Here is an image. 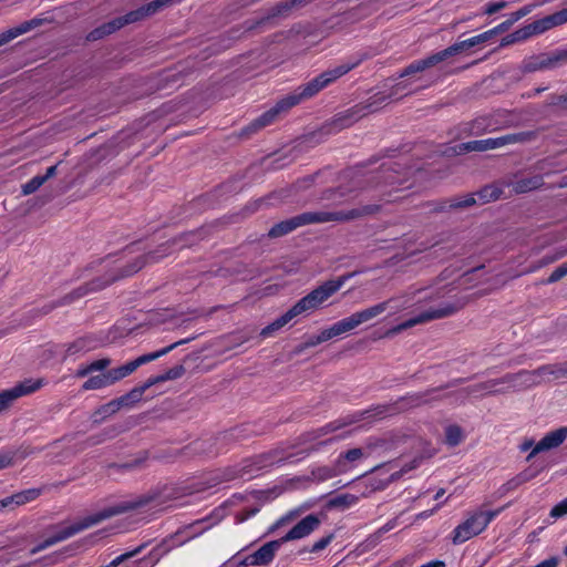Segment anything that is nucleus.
I'll use <instances>...</instances> for the list:
<instances>
[{"instance_id":"obj_39","label":"nucleus","mask_w":567,"mask_h":567,"mask_svg":"<svg viewBox=\"0 0 567 567\" xmlns=\"http://www.w3.org/2000/svg\"><path fill=\"white\" fill-rule=\"evenodd\" d=\"M297 3H300L299 0H291V1H284L279 2L272 8L268 10L267 16L262 19L261 22L267 21L269 19L285 16L292 7H295Z\"/></svg>"},{"instance_id":"obj_16","label":"nucleus","mask_w":567,"mask_h":567,"mask_svg":"<svg viewBox=\"0 0 567 567\" xmlns=\"http://www.w3.org/2000/svg\"><path fill=\"white\" fill-rule=\"evenodd\" d=\"M195 337H190V338H186V339H182L179 341H176L158 351H155V352H152V353H147V354H143L138 358H136L135 360L133 361H130L121 367H117L118 371H120V375L122 379H124L125 377L132 374L137 368H140L141 365L145 364V363H148L151 361H154L167 353H169L172 350L176 349L177 347L182 346V344H186L188 342H190L192 340H194Z\"/></svg>"},{"instance_id":"obj_14","label":"nucleus","mask_w":567,"mask_h":567,"mask_svg":"<svg viewBox=\"0 0 567 567\" xmlns=\"http://www.w3.org/2000/svg\"><path fill=\"white\" fill-rule=\"evenodd\" d=\"M44 383L43 379H25L10 389L0 391V412L7 410L19 398L34 393Z\"/></svg>"},{"instance_id":"obj_47","label":"nucleus","mask_w":567,"mask_h":567,"mask_svg":"<svg viewBox=\"0 0 567 567\" xmlns=\"http://www.w3.org/2000/svg\"><path fill=\"white\" fill-rule=\"evenodd\" d=\"M334 539V534L331 533L317 542L313 543V545L310 548H305L302 551H309V553H320Z\"/></svg>"},{"instance_id":"obj_38","label":"nucleus","mask_w":567,"mask_h":567,"mask_svg":"<svg viewBox=\"0 0 567 567\" xmlns=\"http://www.w3.org/2000/svg\"><path fill=\"white\" fill-rule=\"evenodd\" d=\"M359 501V497L353 494H341L332 497L328 502L329 507H338V508H349L357 504Z\"/></svg>"},{"instance_id":"obj_10","label":"nucleus","mask_w":567,"mask_h":567,"mask_svg":"<svg viewBox=\"0 0 567 567\" xmlns=\"http://www.w3.org/2000/svg\"><path fill=\"white\" fill-rule=\"evenodd\" d=\"M400 90L401 84H396L392 87V91L389 94H384L381 92L375 93L365 102L359 103L352 106L351 109L347 110L339 116L338 121L342 122V126L351 125L352 123L363 117L364 115L378 111L390 97L398 94Z\"/></svg>"},{"instance_id":"obj_6","label":"nucleus","mask_w":567,"mask_h":567,"mask_svg":"<svg viewBox=\"0 0 567 567\" xmlns=\"http://www.w3.org/2000/svg\"><path fill=\"white\" fill-rule=\"evenodd\" d=\"M370 414V411H361L359 413H355L351 416H347V417H343V419H339V420H336V421H332L319 429H316V430H312V431H309V432H306L303 433L301 436H300V443H315L317 442L316 445H313L311 449H309L308 451L309 452H312V451H318L320 447L322 446H326L328 444H331L333 442H337V441H340V440H343L346 439L347 436L350 435V432H347L344 434H341V435H337V436H332V437H329L327 440H321L322 437L329 435V434H332L348 425H351L353 423H357L363 419H367L368 415Z\"/></svg>"},{"instance_id":"obj_29","label":"nucleus","mask_w":567,"mask_h":567,"mask_svg":"<svg viewBox=\"0 0 567 567\" xmlns=\"http://www.w3.org/2000/svg\"><path fill=\"white\" fill-rule=\"evenodd\" d=\"M39 495H40V489H38V488L25 489V491L16 493L9 497H6L4 505H7V507H9L11 505L21 506L31 501H34Z\"/></svg>"},{"instance_id":"obj_3","label":"nucleus","mask_w":567,"mask_h":567,"mask_svg":"<svg viewBox=\"0 0 567 567\" xmlns=\"http://www.w3.org/2000/svg\"><path fill=\"white\" fill-rule=\"evenodd\" d=\"M157 497L154 494H144L140 496L132 497L130 499L122 501L115 505L109 506L106 508H103L102 511H99L94 514L87 515L80 520L73 523L70 526H66L64 528L59 529L54 535L48 537L42 543L37 545L34 548L31 549V554H37L41 550L47 549L50 546H53L60 542H63L87 528H91L95 525H99L100 523L110 519L114 516L125 514L131 511H135L137 508H142L145 506H148L152 503H156V505H159V503L156 502Z\"/></svg>"},{"instance_id":"obj_12","label":"nucleus","mask_w":567,"mask_h":567,"mask_svg":"<svg viewBox=\"0 0 567 567\" xmlns=\"http://www.w3.org/2000/svg\"><path fill=\"white\" fill-rule=\"evenodd\" d=\"M464 303H445L443 306H440L437 308H431L429 310H425L417 316L395 326L392 328L388 333L394 334L399 333L403 330L410 329L416 324H422L432 320H437L442 318L450 317L454 315L456 311H458L461 308H463Z\"/></svg>"},{"instance_id":"obj_32","label":"nucleus","mask_w":567,"mask_h":567,"mask_svg":"<svg viewBox=\"0 0 567 567\" xmlns=\"http://www.w3.org/2000/svg\"><path fill=\"white\" fill-rule=\"evenodd\" d=\"M542 381L565 379L563 362L554 364H544L538 368Z\"/></svg>"},{"instance_id":"obj_11","label":"nucleus","mask_w":567,"mask_h":567,"mask_svg":"<svg viewBox=\"0 0 567 567\" xmlns=\"http://www.w3.org/2000/svg\"><path fill=\"white\" fill-rule=\"evenodd\" d=\"M441 388L426 390L425 392L412 393L400 398L393 404L378 405L370 411L368 417L372 414L374 416L383 417L386 414H394L404 410L421 406L430 403L433 398L432 394L437 392Z\"/></svg>"},{"instance_id":"obj_63","label":"nucleus","mask_w":567,"mask_h":567,"mask_svg":"<svg viewBox=\"0 0 567 567\" xmlns=\"http://www.w3.org/2000/svg\"><path fill=\"white\" fill-rule=\"evenodd\" d=\"M338 195H340L342 197L344 194L340 193L338 189H327L322 193L321 199L336 202Z\"/></svg>"},{"instance_id":"obj_52","label":"nucleus","mask_w":567,"mask_h":567,"mask_svg":"<svg viewBox=\"0 0 567 567\" xmlns=\"http://www.w3.org/2000/svg\"><path fill=\"white\" fill-rule=\"evenodd\" d=\"M536 7H537V4L524 6L520 9H518L517 11L513 12L511 14L509 19L512 20L513 23H515L519 19H522V18L526 17L527 14H529L534 10V8H536Z\"/></svg>"},{"instance_id":"obj_58","label":"nucleus","mask_w":567,"mask_h":567,"mask_svg":"<svg viewBox=\"0 0 567 567\" xmlns=\"http://www.w3.org/2000/svg\"><path fill=\"white\" fill-rule=\"evenodd\" d=\"M548 104L551 106H567V94H551L548 96Z\"/></svg>"},{"instance_id":"obj_54","label":"nucleus","mask_w":567,"mask_h":567,"mask_svg":"<svg viewBox=\"0 0 567 567\" xmlns=\"http://www.w3.org/2000/svg\"><path fill=\"white\" fill-rule=\"evenodd\" d=\"M508 7V2L507 1H497V2H491V3H487L484 8V13L485 14H488V16H492L505 8Z\"/></svg>"},{"instance_id":"obj_64","label":"nucleus","mask_w":567,"mask_h":567,"mask_svg":"<svg viewBox=\"0 0 567 567\" xmlns=\"http://www.w3.org/2000/svg\"><path fill=\"white\" fill-rule=\"evenodd\" d=\"M254 558L252 555H248L244 557L237 565V567H248V566H256L255 563H252Z\"/></svg>"},{"instance_id":"obj_43","label":"nucleus","mask_w":567,"mask_h":567,"mask_svg":"<svg viewBox=\"0 0 567 567\" xmlns=\"http://www.w3.org/2000/svg\"><path fill=\"white\" fill-rule=\"evenodd\" d=\"M146 390L147 388L145 386V384L136 386L132 389L128 393L120 396V400L124 406H132L134 403L138 402L142 399Z\"/></svg>"},{"instance_id":"obj_40","label":"nucleus","mask_w":567,"mask_h":567,"mask_svg":"<svg viewBox=\"0 0 567 567\" xmlns=\"http://www.w3.org/2000/svg\"><path fill=\"white\" fill-rule=\"evenodd\" d=\"M464 440L463 430L456 424H451L445 429V442L449 446H456Z\"/></svg>"},{"instance_id":"obj_23","label":"nucleus","mask_w":567,"mask_h":567,"mask_svg":"<svg viewBox=\"0 0 567 567\" xmlns=\"http://www.w3.org/2000/svg\"><path fill=\"white\" fill-rule=\"evenodd\" d=\"M43 21H44V19L34 18L29 21L22 22L18 27H14V28H11L3 32H0V48L4 44L9 43L17 37L24 34V33L31 31L32 29L41 25L43 23Z\"/></svg>"},{"instance_id":"obj_34","label":"nucleus","mask_w":567,"mask_h":567,"mask_svg":"<svg viewBox=\"0 0 567 567\" xmlns=\"http://www.w3.org/2000/svg\"><path fill=\"white\" fill-rule=\"evenodd\" d=\"M471 48H472L471 43L467 39V40L456 42L442 51L435 52V55H436L439 62L442 63L445 60H447L449 58L456 55V54L463 52L464 50H467Z\"/></svg>"},{"instance_id":"obj_55","label":"nucleus","mask_w":567,"mask_h":567,"mask_svg":"<svg viewBox=\"0 0 567 567\" xmlns=\"http://www.w3.org/2000/svg\"><path fill=\"white\" fill-rule=\"evenodd\" d=\"M90 368L91 373L95 371H104L106 368L111 365V359L109 358H102L99 360H95L87 364Z\"/></svg>"},{"instance_id":"obj_60","label":"nucleus","mask_w":567,"mask_h":567,"mask_svg":"<svg viewBox=\"0 0 567 567\" xmlns=\"http://www.w3.org/2000/svg\"><path fill=\"white\" fill-rule=\"evenodd\" d=\"M104 374L106 377L109 385L114 384L115 382L122 380L117 368L111 369L107 372H105Z\"/></svg>"},{"instance_id":"obj_44","label":"nucleus","mask_w":567,"mask_h":567,"mask_svg":"<svg viewBox=\"0 0 567 567\" xmlns=\"http://www.w3.org/2000/svg\"><path fill=\"white\" fill-rule=\"evenodd\" d=\"M109 386L106 377L104 373L89 378L82 385V390H99Z\"/></svg>"},{"instance_id":"obj_45","label":"nucleus","mask_w":567,"mask_h":567,"mask_svg":"<svg viewBox=\"0 0 567 567\" xmlns=\"http://www.w3.org/2000/svg\"><path fill=\"white\" fill-rule=\"evenodd\" d=\"M122 408H124L123 403L121 402L120 398L110 401L109 403L102 405L96 412L95 415H101L102 419L107 417L117 411H120Z\"/></svg>"},{"instance_id":"obj_48","label":"nucleus","mask_w":567,"mask_h":567,"mask_svg":"<svg viewBox=\"0 0 567 567\" xmlns=\"http://www.w3.org/2000/svg\"><path fill=\"white\" fill-rule=\"evenodd\" d=\"M259 511H260V504L254 505L248 508H244L235 515V520L237 524L244 523L248 518L256 515Z\"/></svg>"},{"instance_id":"obj_9","label":"nucleus","mask_w":567,"mask_h":567,"mask_svg":"<svg viewBox=\"0 0 567 567\" xmlns=\"http://www.w3.org/2000/svg\"><path fill=\"white\" fill-rule=\"evenodd\" d=\"M536 137L534 132H518L506 134L499 137H491L486 140H475L460 145L462 152H485L499 148L508 144L528 143Z\"/></svg>"},{"instance_id":"obj_37","label":"nucleus","mask_w":567,"mask_h":567,"mask_svg":"<svg viewBox=\"0 0 567 567\" xmlns=\"http://www.w3.org/2000/svg\"><path fill=\"white\" fill-rule=\"evenodd\" d=\"M295 317L292 313L288 310L282 316H280L278 319H276L270 324L266 326L261 331L260 336L264 338L270 337L274 332L278 331L279 329L284 328L287 323H289Z\"/></svg>"},{"instance_id":"obj_50","label":"nucleus","mask_w":567,"mask_h":567,"mask_svg":"<svg viewBox=\"0 0 567 567\" xmlns=\"http://www.w3.org/2000/svg\"><path fill=\"white\" fill-rule=\"evenodd\" d=\"M565 276H567V264H563L559 267H557L550 274V276L546 279L545 282L546 284H554V282L560 280L561 278H564Z\"/></svg>"},{"instance_id":"obj_35","label":"nucleus","mask_w":567,"mask_h":567,"mask_svg":"<svg viewBox=\"0 0 567 567\" xmlns=\"http://www.w3.org/2000/svg\"><path fill=\"white\" fill-rule=\"evenodd\" d=\"M342 473L343 472L340 471V467L337 466L336 462L334 466H319L313 468L311 471V476L317 482H324Z\"/></svg>"},{"instance_id":"obj_59","label":"nucleus","mask_w":567,"mask_h":567,"mask_svg":"<svg viewBox=\"0 0 567 567\" xmlns=\"http://www.w3.org/2000/svg\"><path fill=\"white\" fill-rule=\"evenodd\" d=\"M13 464V454L9 452L0 453V470L7 468Z\"/></svg>"},{"instance_id":"obj_62","label":"nucleus","mask_w":567,"mask_h":567,"mask_svg":"<svg viewBox=\"0 0 567 567\" xmlns=\"http://www.w3.org/2000/svg\"><path fill=\"white\" fill-rule=\"evenodd\" d=\"M514 23L511 19H507L506 21L502 22L501 24L496 25L495 28L491 29L493 32V35H496L498 33L507 31Z\"/></svg>"},{"instance_id":"obj_46","label":"nucleus","mask_w":567,"mask_h":567,"mask_svg":"<svg viewBox=\"0 0 567 567\" xmlns=\"http://www.w3.org/2000/svg\"><path fill=\"white\" fill-rule=\"evenodd\" d=\"M45 183V177L37 175L22 185V194L30 195L37 192Z\"/></svg>"},{"instance_id":"obj_49","label":"nucleus","mask_w":567,"mask_h":567,"mask_svg":"<svg viewBox=\"0 0 567 567\" xmlns=\"http://www.w3.org/2000/svg\"><path fill=\"white\" fill-rule=\"evenodd\" d=\"M539 471L525 470L520 472L516 477H514L512 480V483H515V486H519L520 484L526 483L536 477Z\"/></svg>"},{"instance_id":"obj_21","label":"nucleus","mask_w":567,"mask_h":567,"mask_svg":"<svg viewBox=\"0 0 567 567\" xmlns=\"http://www.w3.org/2000/svg\"><path fill=\"white\" fill-rule=\"evenodd\" d=\"M567 22V8L557 11L553 14L538 19L530 24L534 35L542 34L555 27L561 25Z\"/></svg>"},{"instance_id":"obj_31","label":"nucleus","mask_w":567,"mask_h":567,"mask_svg":"<svg viewBox=\"0 0 567 567\" xmlns=\"http://www.w3.org/2000/svg\"><path fill=\"white\" fill-rule=\"evenodd\" d=\"M268 467L280 464L293 456L287 449L278 446L274 450L260 454Z\"/></svg>"},{"instance_id":"obj_30","label":"nucleus","mask_w":567,"mask_h":567,"mask_svg":"<svg viewBox=\"0 0 567 567\" xmlns=\"http://www.w3.org/2000/svg\"><path fill=\"white\" fill-rule=\"evenodd\" d=\"M368 455L369 453H367L363 449L355 447L348 450L338 456L337 466L340 467V471L346 473L349 470L347 465L348 462L353 463Z\"/></svg>"},{"instance_id":"obj_8","label":"nucleus","mask_w":567,"mask_h":567,"mask_svg":"<svg viewBox=\"0 0 567 567\" xmlns=\"http://www.w3.org/2000/svg\"><path fill=\"white\" fill-rule=\"evenodd\" d=\"M344 280H329L313 289L307 296L301 298L296 305H293L289 311L296 318L305 312L317 309L328 298L336 293L343 285Z\"/></svg>"},{"instance_id":"obj_7","label":"nucleus","mask_w":567,"mask_h":567,"mask_svg":"<svg viewBox=\"0 0 567 567\" xmlns=\"http://www.w3.org/2000/svg\"><path fill=\"white\" fill-rule=\"evenodd\" d=\"M498 513L499 511L474 512L462 524L454 528L452 536L453 544H463L484 532Z\"/></svg>"},{"instance_id":"obj_24","label":"nucleus","mask_w":567,"mask_h":567,"mask_svg":"<svg viewBox=\"0 0 567 567\" xmlns=\"http://www.w3.org/2000/svg\"><path fill=\"white\" fill-rule=\"evenodd\" d=\"M281 545L282 543L280 539L264 544L259 549L251 554L254 558L252 563H255L256 566H266L270 564Z\"/></svg>"},{"instance_id":"obj_17","label":"nucleus","mask_w":567,"mask_h":567,"mask_svg":"<svg viewBox=\"0 0 567 567\" xmlns=\"http://www.w3.org/2000/svg\"><path fill=\"white\" fill-rule=\"evenodd\" d=\"M564 62H567V50L559 51L551 55L540 54L530 56L524 60L522 70L525 73H529L539 70L554 69Z\"/></svg>"},{"instance_id":"obj_26","label":"nucleus","mask_w":567,"mask_h":567,"mask_svg":"<svg viewBox=\"0 0 567 567\" xmlns=\"http://www.w3.org/2000/svg\"><path fill=\"white\" fill-rule=\"evenodd\" d=\"M440 64L435 53L420 60H415L405 66L399 74V78H405L415 73L424 72L425 70Z\"/></svg>"},{"instance_id":"obj_36","label":"nucleus","mask_w":567,"mask_h":567,"mask_svg":"<svg viewBox=\"0 0 567 567\" xmlns=\"http://www.w3.org/2000/svg\"><path fill=\"white\" fill-rule=\"evenodd\" d=\"M295 317L292 313L288 310L282 316H280L278 319H276L270 324L266 326L261 331L260 336L264 338L270 337L274 332L278 331L279 329L284 328L287 323H289Z\"/></svg>"},{"instance_id":"obj_41","label":"nucleus","mask_w":567,"mask_h":567,"mask_svg":"<svg viewBox=\"0 0 567 567\" xmlns=\"http://www.w3.org/2000/svg\"><path fill=\"white\" fill-rule=\"evenodd\" d=\"M476 203V199L473 195H468L465 197V199H458V198H453V199H450L447 202H444L442 203L437 208H435L436 210H440V212H443L447 208H461V207H468V206H472Z\"/></svg>"},{"instance_id":"obj_27","label":"nucleus","mask_w":567,"mask_h":567,"mask_svg":"<svg viewBox=\"0 0 567 567\" xmlns=\"http://www.w3.org/2000/svg\"><path fill=\"white\" fill-rule=\"evenodd\" d=\"M543 185V177L540 175H534L524 177L515 182H508L507 186L512 187L515 194H524L534 189L539 188Z\"/></svg>"},{"instance_id":"obj_57","label":"nucleus","mask_w":567,"mask_h":567,"mask_svg":"<svg viewBox=\"0 0 567 567\" xmlns=\"http://www.w3.org/2000/svg\"><path fill=\"white\" fill-rule=\"evenodd\" d=\"M492 37H494L493 32H492V30H488L478 35L470 38L468 41L471 43V47L473 48L475 45H478L481 43L488 41Z\"/></svg>"},{"instance_id":"obj_2","label":"nucleus","mask_w":567,"mask_h":567,"mask_svg":"<svg viewBox=\"0 0 567 567\" xmlns=\"http://www.w3.org/2000/svg\"><path fill=\"white\" fill-rule=\"evenodd\" d=\"M380 203L360 205L348 210H333V212H307L293 216L289 219L275 224L268 230L269 238H279L290 234L297 228L310 224H324L330 221L348 223L365 217L374 216L382 209V203L395 202L398 197L393 196L392 190L382 189L378 195Z\"/></svg>"},{"instance_id":"obj_13","label":"nucleus","mask_w":567,"mask_h":567,"mask_svg":"<svg viewBox=\"0 0 567 567\" xmlns=\"http://www.w3.org/2000/svg\"><path fill=\"white\" fill-rule=\"evenodd\" d=\"M503 389L506 392L522 391L540 384L542 378L538 368L535 370H520L516 373H506L501 378Z\"/></svg>"},{"instance_id":"obj_51","label":"nucleus","mask_w":567,"mask_h":567,"mask_svg":"<svg viewBox=\"0 0 567 567\" xmlns=\"http://www.w3.org/2000/svg\"><path fill=\"white\" fill-rule=\"evenodd\" d=\"M550 517L560 518L567 515V497L556 504L550 511Z\"/></svg>"},{"instance_id":"obj_18","label":"nucleus","mask_w":567,"mask_h":567,"mask_svg":"<svg viewBox=\"0 0 567 567\" xmlns=\"http://www.w3.org/2000/svg\"><path fill=\"white\" fill-rule=\"evenodd\" d=\"M463 399L473 396V398H484L485 395H496L506 393V390L503 389L501 378L491 379L484 382L475 383L463 388L457 392Z\"/></svg>"},{"instance_id":"obj_33","label":"nucleus","mask_w":567,"mask_h":567,"mask_svg":"<svg viewBox=\"0 0 567 567\" xmlns=\"http://www.w3.org/2000/svg\"><path fill=\"white\" fill-rule=\"evenodd\" d=\"M408 293H410V297L414 296L410 307L422 302H430L440 297L439 293L427 288H410L403 295Z\"/></svg>"},{"instance_id":"obj_53","label":"nucleus","mask_w":567,"mask_h":567,"mask_svg":"<svg viewBox=\"0 0 567 567\" xmlns=\"http://www.w3.org/2000/svg\"><path fill=\"white\" fill-rule=\"evenodd\" d=\"M186 372V369L183 364H177L171 369H168L166 372H165V377L167 379V381L169 380H176V379H179L182 378Z\"/></svg>"},{"instance_id":"obj_5","label":"nucleus","mask_w":567,"mask_h":567,"mask_svg":"<svg viewBox=\"0 0 567 567\" xmlns=\"http://www.w3.org/2000/svg\"><path fill=\"white\" fill-rule=\"evenodd\" d=\"M413 299L414 296L410 297V293L392 297L385 301L373 305L363 310L357 311L351 316L337 321V323L343 334L355 329L361 323L368 322L373 318L378 317L379 315L383 313L389 308L390 305H393L395 312L408 309Z\"/></svg>"},{"instance_id":"obj_56","label":"nucleus","mask_w":567,"mask_h":567,"mask_svg":"<svg viewBox=\"0 0 567 567\" xmlns=\"http://www.w3.org/2000/svg\"><path fill=\"white\" fill-rule=\"evenodd\" d=\"M514 35H516V40H518V42H522L529 39L530 37H534V33L532 32L530 24H526L523 28L514 31Z\"/></svg>"},{"instance_id":"obj_22","label":"nucleus","mask_w":567,"mask_h":567,"mask_svg":"<svg viewBox=\"0 0 567 567\" xmlns=\"http://www.w3.org/2000/svg\"><path fill=\"white\" fill-rule=\"evenodd\" d=\"M194 529H195V525H189L183 529L177 530L175 534H173L168 538L164 539L163 543L161 544V547H164L165 548L164 551L167 553L173 547L182 546V545L186 544L187 542H189L190 539L199 536L200 534H203V532L206 528L200 529V530H194Z\"/></svg>"},{"instance_id":"obj_25","label":"nucleus","mask_w":567,"mask_h":567,"mask_svg":"<svg viewBox=\"0 0 567 567\" xmlns=\"http://www.w3.org/2000/svg\"><path fill=\"white\" fill-rule=\"evenodd\" d=\"M100 346L101 340L94 336H84L68 344L65 355L71 357L79 353H85L99 348Z\"/></svg>"},{"instance_id":"obj_19","label":"nucleus","mask_w":567,"mask_h":567,"mask_svg":"<svg viewBox=\"0 0 567 567\" xmlns=\"http://www.w3.org/2000/svg\"><path fill=\"white\" fill-rule=\"evenodd\" d=\"M567 439V426H561L548 432L529 452L526 461H532L538 453L546 452L560 446Z\"/></svg>"},{"instance_id":"obj_42","label":"nucleus","mask_w":567,"mask_h":567,"mask_svg":"<svg viewBox=\"0 0 567 567\" xmlns=\"http://www.w3.org/2000/svg\"><path fill=\"white\" fill-rule=\"evenodd\" d=\"M502 189L495 185H488L483 187L480 192L476 193V196L482 203H488L493 200H497L502 195Z\"/></svg>"},{"instance_id":"obj_1","label":"nucleus","mask_w":567,"mask_h":567,"mask_svg":"<svg viewBox=\"0 0 567 567\" xmlns=\"http://www.w3.org/2000/svg\"><path fill=\"white\" fill-rule=\"evenodd\" d=\"M367 59L368 55L365 53H358L341 64L320 73L308 83L297 87L292 93L280 99L274 107L262 113L247 127H245L241 135H249L267 125H270L280 114L286 113L302 100L315 96L321 90L359 66Z\"/></svg>"},{"instance_id":"obj_15","label":"nucleus","mask_w":567,"mask_h":567,"mask_svg":"<svg viewBox=\"0 0 567 567\" xmlns=\"http://www.w3.org/2000/svg\"><path fill=\"white\" fill-rule=\"evenodd\" d=\"M268 468L260 454L244 460L240 464L225 468L221 472L220 480L224 482L243 478L246 475L252 476L255 473Z\"/></svg>"},{"instance_id":"obj_61","label":"nucleus","mask_w":567,"mask_h":567,"mask_svg":"<svg viewBox=\"0 0 567 567\" xmlns=\"http://www.w3.org/2000/svg\"><path fill=\"white\" fill-rule=\"evenodd\" d=\"M166 381H167V379H166V377H165V372H164V373H162V374H158V375H155V377H151V378H148V379L145 381V383H144V384H145V386H146L147 389H150L151 386H153V385H155V384H157V383H163V382H166Z\"/></svg>"},{"instance_id":"obj_28","label":"nucleus","mask_w":567,"mask_h":567,"mask_svg":"<svg viewBox=\"0 0 567 567\" xmlns=\"http://www.w3.org/2000/svg\"><path fill=\"white\" fill-rule=\"evenodd\" d=\"M341 334H342V332H341L338 323L336 322L331 327L322 330L319 334L309 337L305 341L302 348L306 349V348L316 347L322 342H326V341H328L332 338L339 337Z\"/></svg>"},{"instance_id":"obj_20","label":"nucleus","mask_w":567,"mask_h":567,"mask_svg":"<svg viewBox=\"0 0 567 567\" xmlns=\"http://www.w3.org/2000/svg\"><path fill=\"white\" fill-rule=\"evenodd\" d=\"M321 520L317 515L310 514L297 523L285 536L280 538L281 543H288L309 536L320 526Z\"/></svg>"},{"instance_id":"obj_4","label":"nucleus","mask_w":567,"mask_h":567,"mask_svg":"<svg viewBox=\"0 0 567 567\" xmlns=\"http://www.w3.org/2000/svg\"><path fill=\"white\" fill-rule=\"evenodd\" d=\"M167 244L159 247L157 251L150 252L147 255L141 256L136 258L132 264H130L125 268H113L111 269L106 275L103 277H99L93 279L92 281L80 286L79 288L74 289L71 293L66 295L62 299V303H71L72 301L82 298L86 296L90 292H95L104 289L105 287L110 286L112 282L116 281L120 278L128 277L141 270L147 262L150 261H157L164 256L167 255V249L164 247Z\"/></svg>"}]
</instances>
